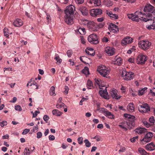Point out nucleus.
<instances>
[{
  "label": "nucleus",
  "mask_w": 155,
  "mask_h": 155,
  "mask_svg": "<svg viewBox=\"0 0 155 155\" xmlns=\"http://www.w3.org/2000/svg\"><path fill=\"white\" fill-rule=\"evenodd\" d=\"M15 109L17 110L21 111L22 110L21 107L20 105H17L15 107Z\"/></svg>",
  "instance_id": "obj_50"
},
{
  "label": "nucleus",
  "mask_w": 155,
  "mask_h": 155,
  "mask_svg": "<svg viewBox=\"0 0 155 155\" xmlns=\"http://www.w3.org/2000/svg\"><path fill=\"white\" fill-rule=\"evenodd\" d=\"M49 140H54L55 139V137L53 135H50L49 137Z\"/></svg>",
  "instance_id": "obj_58"
},
{
  "label": "nucleus",
  "mask_w": 155,
  "mask_h": 155,
  "mask_svg": "<svg viewBox=\"0 0 155 155\" xmlns=\"http://www.w3.org/2000/svg\"><path fill=\"white\" fill-rule=\"evenodd\" d=\"M14 25L16 27H19L23 25V21L20 19L17 18L14 21Z\"/></svg>",
  "instance_id": "obj_18"
},
{
  "label": "nucleus",
  "mask_w": 155,
  "mask_h": 155,
  "mask_svg": "<svg viewBox=\"0 0 155 155\" xmlns=\"http://www.w3.org/2000/svg\"><path fill=\"white\" fill-rule=\"evenodd\" d=\"M82 73L85 74H87L88 73V68L87 67H85L84 69L82 71Z\"/></svg>",
  "instance_id": "obj_38"
},
{
  "label": "nucleus",
  "mask_w": 155,
  "mask_h": 155,
  "mask_svg": "<svg viewBox=\"0 0 155 155\" xmlns=\"http://www.w3.org/2000/svg\"><path fill=\"white\" fill-rule=\"evenodd\" d=\"M64 105H65L63 103H57L56 105V107L58 108H61L64 107Z\"/></svg>",
  "instance_id": "obj_39"
},
{
  "label": "nucleus",
  "mask_w": 155,
  "mask_h": 155,
  "mask_svg": "<svg viewBox=\"0 0 155 155\" xmlns=\"http://www.w3.org/2000/svg\"><path fill=\"white\" fill-rule=\"evenodd\" d=\"M84 142L85 143V146L87 147H89L91 146V143L87 139L85 140L84 141Z\"/></svg>",
  "instance_id": "obj_40"
},
{
  "label": "nucleus",
  "mask_w": 155,
  "mask_h": 155,
  "mask_svg": "<svg viewBox=\"0 0 155 155\" xmlns=\"http://www.w3.org/2000/svg\"><path fill=\"white\" fill-rule=\"evenodd\" d=\"M120 89L121 90V93L122 94H127V90L126 87L122 86Z\"/></svg>",
  "instance_id": "obj_34"
},
{
  "label": "nucleus",
  "mask_w": 155,
  "mask_h": 155,
  "mask_svg": "<svg viewBox=\"0 0 155 155\" xmlns=\"http://www.w3.org/2000/svg\"><path fill=\"white\" fill-rule=\"evenodd\" d=\"M138 109L140 112L142 113L148 112L150 110V107L147 103L139 106Z\"/></svg>",
  "instance_id": "obj_8"
},
{
  "label": "nucleus",
  "mask_w": 155,
  "mask_h": 155,
  "mask_svg": "<svg viewBox=\"0 0 155 155\" xmlns=\"http://www.w3.org/2000/svg\"><path fill=\"white\" fill-rule=\"evenodd\" d=\"M147 60V56L143 54H140L137 57L136 63L139 64L143 65L145 63Z\"/></svg>",
  "instance_id": "obj_6"
},
{
  "label": "nucleus",
  "mask_w": 155,
  "mask_h": 155,
  "mask_svg": "<svg viewBox=\"0 0 155 155\" xmlns=\"http://www.w3.org/2000/svg\"><path fill=\"white\" fill-rule=\"evenodd\" d=\"M8 29L6 28H5L4 29V35L6 38H8L9 37V34L8 32Z\"/></svg>",
  "instance_id": "obj_37"
},
{
  "label": "nucleus",
  "mask_w": 155,
  "mask_h": 155,
  "mask_svg": "<svg viewBox=\"0 0 155 155\" xmlns=\"http://www.w3.org/2000/svg\"><path fill=\"white\" fill-rule=\"evenodd\" d=\"M47 17H46V19L48 21V22L49 23L51 21V17L48 14H47Z\"/></svg>",
  "instance_id": "obj_59"
},
{
  "label": "nucleus",
  "mask_w": 155,
  "mask_h": 155,
  "mask_svg": "<svg viewBox=\"0 0 155 155\" xmlns=\"http://www.w3.org/2000/svg\"><path fill=\"white\" fill-rule=\"evenodd\" d=\"M87 40L88 41L92 44H97L99 42L98 36L94 34L90 35L88 37Z\"/></svg>",
  "instance_id": "obj_7"
},
{
  "label": "nucleus",
  "mask_w": 155,
  "mask_h": 155,
  "mask_svg": "<svg viewBox=\"0 0 155 155\" xmlns=\"http://www.w3.org/2000/svg\"><path fill=\"white\" fill-rule=\"evenodd\" d=\"M87 4L90 7H92L94 5L93 0H88L87 1Z\"/></svg>",
  "instance_id": "obj_45"
},
{
  "label": "nucleus",
  "mask_w": 155,
  "mask_h": 155,
  "mask_svg": "<svg viewBox=\"0 0 155 155\" xmlns=\"http://www.w3.org/2000/svg\"><path fill=\"white\" fill-rule=\"evenodd\" d=\"M124 116L125 117L130 119L129 121L126 123V125L128 128L130 129H133V127L135 125L134 120L135 118V117L133 115L126 113L124 114Z\"/></svg>",
  "instance_id": "obj_2"
},
{
  "label": "nucleus",
  "mask_w": 155,
  "mask_h": 155,
  "mask_svg": "<svg viewBox=\"0 0 155 155\" xmlns=\"http://www.w3.org/2000/svg\"><path fill=\"white\" fill-rule=\"evenodd\" d=\"M57 61V64H59L62 61V59L60 58L57 59L56 60Z\"/></svg>",
  "instance_id": "obj_62"
},
{
  "label": "nucleus",
  "mask_w": 155,
  "mask_h": 155,
  "mask_svg": "<svg viewBox=\"0 0 155 155\" xmlns=\"http://www.w3.org/2000/svg\"><path fill=\"white\" fill-rule=\"evenodd\" d=\"M104 19V18L103 17L99 18L97 19V21L98 22H102Z\"/></svg>",
  "instance_id": "obj_60"
},
{
  "label": "nucleus",
  "mask_w": 155,
  "mask_h": 155,
  "mask_svg": "<svg viewBox=\"0 0 155 155\" xmlns=\"http://www.w3.org/2000/svg\"><path fill=\"white\" fill-rule=\"evenodd\" d=\"M93 139H96L97 141H102L101 137L99 135H96L92 138Z\"/></svg>",
  "instance_id": "obj_44"
},
{
  "label": "nucleus",
  "mask_w": 155,
  "mask_h": 155,
  "mask_svg": "<svg viewBox=\"0 0 155 155\" xmlns=\"http://www.w3.org/2000/svg\"><path fill=\"white\" fill-rule=\"evenodd\" d=\"M76 4H82L84 1V0H74Z\"/></svg>",
  "instance_id": "obj_47"
},
{
  "label": "nucleus",
  "mask_w": 155,
  "mask_h": 155,
  "mask_svg": "<svg viewBox=\"0 0 155 155\" xmlns=\"http://www.w3.org/2000/svg\"><path fill=\"white\" fill-rule=\"evenodd\" d=\"M153 23L152 25H147V28L149 30L151 29H155V21L153 20Z\"/></svg>",
  "instance_id": "obj_30"
},
{
  "label": "nucleus",
  "mask_w": 155,
  "mask_h": 155,
  "mask_svg": "<svg viewBox=\"0 0 155 155\" xmlns=\"http://www.w3.org/2000/svg\"><path fill=\"white\" fill-rule=\"evenodd\" d=\"M133 39L130 37L127 36L124 37L121 41V45L124 46L128 44L132 43L133 42Z\"/></svg>",
  "instance_id": "obj_13"
},
{
  "label": "nucleus",
  "mask_w": 155,
  "mask_h": 155,
  "mask_svg": "<svg viewBox=\"0 0 155 155\" xmlns=\"http://www.w3.org/2000/svg\"><path fill=\"white\" fill-rule=\"evenodd\" d=\"M153 90H150V93L153 94L155 96V87H153Z\"/></svg>",
  "instance_id": "obj_64"
},
{
  "label": "nucleus",
  "mask_w": 155,
  "mask_h": 155,
  "mask_svg": "<svg viewBox=\"0 0 155 155\" xmlns=\"http://www.w3.org/2000/svg\"><path fill=\"white\" fill-rule=\"evenodd\" d=\"M85 25H86L90 29H92L94 26V23L92 21H88L87 20L84 21Z\"/></svg>",
  "instance_id": "obj_19"
},
{
  "label": "nucleus",
  "mask_w": 155,
  "mask_h": 155,
  "mask_svg": "<svg viewBox=\"0 0 155 155\" xmlns=\"http://www.w3.org/2000/svg\"><path fill=\"white\" fill-rule=\"evenodd\" d=\"M102 41L104 42H106L108 41V39L107 38L104 37L102 39Z\"/></svg>",
  "instance_id": "obj_61"
},
{
  "label": "nucleus",
  "mask_w": 155,
  "mask_h": 155,
  "mask_svg": "<svg viewBox=\"0 0 155 155\" xmlns=\"http://www.w3.org/2000/svg\"><path fill=\"white\" fill-rule=\"evenodd\" d=\"M75 10L74 7L72 5H71L66 7L64 12L65 15H74V12Z\"/></svg>",
  "instance_id": "obj_10"
},
{
  "label": "nucleus",
  "mask_w": 155,
  "mask_h": 155,
  "mask_svg": "<svg viewBox=\"0 0 155 155\" xmlns=\"http://www.w3.org/2000/svg\"><path fill=\"white\" fill-rule=\"evenodd\" d=\"M105 115L109 118L112 119L114 118V115L112 114L111 112L108 111L105 112Z\"/></svg>",
  "instance_id": "obj_28"
},
{
  "label": "nucleus",
  "mask_w": 155,
  "mask_h": 155,
  "mask_svg": "<svg viewBox=\"0 0 155 155\" xmlns=\"http://www.w3.org/2000/svg\"><path fill=\"white\" fill-rule=\"evenodd\" d=\"M78 31L81 35H84L85 33V29L84 28H79L78 30Z\"/></svg>",
  "instance_id": "obj_35"
},
{
  "label": "nucleus",
  "mask_w": 155,
  "mask_h": 155,
  "mask_svg": "<svg viewBox=\"0 0 155 155\" xmlns=\"http://www.w3.org/2000/svg\"><path fill=\"white\" fill-rule=\"evenodd\" d=\"M104 51L109 56L113 55L115 53V49L110 47H106L105 48Z\"/></svg>",
  "instance_id": "obj_14"
},
{
  "label": "nucleus",
  "mask_w": 155,
  "mask_h": 155,
  "mask_svg": "<svg viewBox=\"0 0 155 155\" xmlns=\"http://www.w3.org/2000/svg\"><path fill=\"white\" fill-rule=\"evenodd\" d=\"M114 60H115L114 64L119 66L120 65L123 63V60L120 57H117V56H116L114 58Z\"/></svg>",
  "instance_id": "obj_22"
},
{
  "label": "nucleus",
  "mask_w": 155,
  "mask_h": 155,
  "mask_svg": "<svg viewBox=\"0 0 155 155\" xmlns=\"http://www.w3.org/2000/svg\"><path fill=\"white\" fill-rule=\"evenodd\" d=\"M127 109L130 112H133L134 111L135 105L133 103H130L128 104Z\"/></svg>",
  "instance_id": "obj_20"
},
{
  "label": "nucleus",
  "mask_w": 155,
  "mask_h": 155,
  "mask_svg": "<svg viewBox=\"0 0 155 155\" xmlns=\"http://www.w3.org/2000/svg\"><path fill=\"white\" fill-rule=\"evenodd\" d=\"M30 129H25L23 131L22 133V134L23 135L26 134L29 132L30 131Z\"/></svg>",
  "instance_id": "obj_53"
},
{
  "label": "nucleus",
  "mask_w": 155,
  "mask_h": 155,
  "mask_svg": "<svg viewBox=\"0 0 155 155\" xmlns=\"http://www.w3.org/2000/svg\"><path fill=\"white\" fill-rule=\"evenodd\" d=\"M149 121L151 124H154L155 122L154 118L153 117H151L149 118Z\"/></svg>",
  "instance_id": "obj_48"
},
{
  "label": "nucleus",
  "mask_w": 155,
  "mask_h": 155,
  "mask_svg": "<svg viewBox=\"0 0 155 155\" xmlns=\"http://www.w3.org/2000/svg\"><path fill=\"white\" fill-rule=\"evenodd\" d=\"M121 76L124 77V79L125 80H130L133 79L134 76V74L131 72H127L124 70L122 71L121 74Z\"/></svg>",
  "instance_id": "obj_5"
},
{
  "label": "nucleus",
  "mask_w": 155,
  "mask_h": 155,
  "mask_svg": "<svg viewBox=\"0 0 155 155\" xmlns=\"http://www.w3.org/2000/svg\"><path fill=\"white\" fill-rule=\"evenodd\" d=\"M94 5L95 6H98L101 5L100 0H93Z\"/></svg>",
  "instance_id": "obj_31"
},
{
  "label": "nucleus",
  "mask_w": 155,
  "mask_h": 155,
  "mask_svg": "<svg viewBox=\"0 0 155 155\" xmlns=\"http://www.w3.org/2000/svg\"><path fill=\"white\" fill-rule=\"evenodd\" d=\"M52 114L56 116H60L62 114V112L58 110L54 109L53 110Z\"/></svg>",
  "instance_id": "obj_26"
},
{
  "label": "nucleus",
  "mask_w": 155,
  "mask_h": 155,
  "mask_svg": "<svg viewBox=\"0 0 155 155\" xmlns=\"http://www.w3.org/2000/svg\"><path fill=\"white\" fill-rule=\"evenodd\" d=\"M94 83L96 85H97L99 87L100 89H102L100 87L101 83V80L98 78H95L94 79Z\"/></svg>",
  "instance_id": "obj_29"
},
{
  "label": "nucleus",
  "mask_w": 155,
  "mask_h": 155,
  "mask_svg": "<svg viewBox=\"0 0 155 155\" xmlns=\"http://www.w3.org/2000/svg\"><path fill=\"white\" fill-rule=\"evenodd\" d=\"M153 136V135L152 133L149 132L147 133L144 137L141 140V143L144 144L149 142L151 140Z\"/></svg>",
  "instance_id": "obj_9"
},
{
  "label": "nucleus",
  "mask_w": 155,
  "mask_h": 155,
  "mask_svg": "<svg viewBox=\"0 0 155 155\" xmlns=\"http://www.w3.org/2000/svg\"><path fill=\"white\" fill-rule=\"evenodd\" d=\"M108 28L110 32L114 33H117L119 32L118 26L113 23L110 24Z\"/></svg>",
  "instance_id": "obj_15"
},
{
  "label": "nucleus",
  "mask_w": 155,
  "mask_h": 155,
  "mask_svg": "<svg viewBox=\"0 0 155 155\" xmlns=\"http://www.w3.org/2000/svg\"><path fill=\"white\" fill-rule=\"evenodd\" d=\"M135 60L134 58H130L128 60V61L130 63H134Z\"/></svg>",
  "instance_id": "obj_56"
},
{
  "label": "nucleus",
  "mask_w": 155,
  "mask_h": 155,
  "mask_svg": "<svg viewBox=\"0 0 155 155\" xmlns=\"http://www.w3.org/2000/svg\"><path fill=\"white\" fill-rule=\"evenodd\" d=\"M35 113H33V117H36L37 115L38 114H39L40 113V112L39 111H38L37 110H36L35 112Z\"/></svg>",
  "instance_id": "obj_55"
},
{
  "label": "nucleus",
  "mask_w": 155,
  "mask_h": 155,
  "mask_svg": "<svg viewBox=\"0 0 155 155\" xmlns=\"http://www.w3.org/2000/svg\"><path fill=\"white\" fill-rule=\"evenodd\" d=\"M147 88L145 87L142 89L141 90H139L138 92V94L139 95H143L145 92V91L146 90H147Z\"/></svg>",
  "instance_id": "obj_36"
},
{
  "label": "nucleus",
  "mask_w": 155,
  "mask_h": 155,
  "mask_svg": "<svg viewBox=\"0 0 155 155\" xmlns=\"http://www.w3.org/2000/svg\"><path fill=\"white\" fill-rule=\"evenodd\" d=\"M24 153V155H29L31 153L29 150L26 148L25 149Z\"/></svg>",
  "instance_id": "obj_41"
},
{
  "label": "nucleus",
  "mask_w": 155,
  "mask_h": 155,
  "mask_svg": "<svg viewBox=\"0 0 155 155\" xmlns=\"http://www.w3.org/2000/svg\"><path fill=\"white\" fill-rule=\"evenodd\" d=\"M67 54L68 56L69 57H71L72 54V51L71 50H68L67 52Z\"/></svg>",
  "instance_id": "obj_52"
},
{
  "label": "nucleus",
  "mask_w": 155,
  "mask_h": 155,
  "mask_svg": "<svg viewBox=\"0 0 155 155\" xmlns=\"http://www.w3.org/2000/svg\"><path fill=\"white\" fill-rule=\"evenodd\" d=\"M146 148L147 150H152L155 149V145L151 142L147 144L146 146Z\"/></svg>",
  "instance_id": "obj_21"
},
{
  "label": "nucleus",
  "mask_w": 155,
  "mask_h": 155,
  "mask_svg": "<svg viewBox=\"0 0 155 155\" xmlns=\"http://www.w3.org/2000/svg\"><path fill=\"white\" fill-rule=\"evenodd\" d=\"M146 14L145 17H142L141 16L143 15L142 13L141 12L137 11L134 14H128L127 16L129 18L136 22H138L142 19L143 21L146 22L149 20H152L154 18L153 12Z\"/></svg>",
  "instance_id": "obj_1"
},
{
  "label": "nucleus",
  "mask_w": 155,
  "mask_h": 155,
  "mask_svg": "<svg viewBox=\"0 0 155 155\" xmlns=\"http://www.w3.org/2000/svg\"><path fill=\"white\" fill-rule=\"evenodd\" d=\"M146 129L144 128L139 127L136 128L135 130V131L138 134H141L145 132L146 131Z\"/></svg>",
  "instance_id": "obj_23"
},
{
  "label": "nucleus",
  "mask_w": 155,
  "mask_h": 155,
  "mask_svg": "<svg viewBox=\"0 0 155 155\" xmlns=\"http://www.w3.org/2000/svg\"><path fill=\"white\" fill-rule=\"evenodd\" d=\"M37 137L38 138H40L42 136V134L41 132H37Z\"/></svg>",
  "instance_id": "obj_54"
},
{
  "label": "nucleus",
  "mask_w": 155,
  "mask_h": 155,
  "mask_svg": "<svg viewBox=\"0 0 155 155\" xmlns=\"http://www.w3.org/2000/svg\"><path fill=\"white\" fill-rule=\"evenodd\" d=\"M111 96L113 98L118 99H120V96H118V94H117V93L114 91H113L112 92H111Z\"/></svg>",
  "instance_id": "obj_27"
},
{
  "label": "nucleus",
  "mask_w": 155,
  "mask_h": 155,
  "mask_svg": "<svg viewBox=\"0 0 155 155\" xmlns=\"http://www.w3.org/2000/svg\"><path fill=\"white\" fill-rule=\"evenodd\" d=\"M87 85L88 87H93V84L92 82L90 80H88L87 82Z\"/></svg>",
  "instance_id": "obj_42"
},
{
  "label": "nucleus",
  "mask_w": 155,
  "mask_h": 155,
  "mask_svg": "<svg viewBox=\"0 0 155 155\" xmlns=\"http://www.w3.org/2000/svg\"><path fill=\"white\" fill-rule=\"evenodd\" d=\"M118 16L117 15L115 14H113L111 15V17L113 18H114V19H117Z\"/></svg>",
  "instance_id": "obj_57"
},
{
  "label": "nucleus",
  "mask_w": 155,
  "mask_h": 155,
  "mask_svg": "<svg viewBox=\"0 0 155 155\" xmlns=\"http://www.w3.org/2000/svg\"><path fill=\"white\" fill-rule=\"evenodd\" d=\"M55 87L54 86L51 87L49 90V94L50 95L53 96L56 95V94L55 92Z\"/></svg>",
  "instance_id": "obj_25"
},
{
  "label": "nucleus",
  "mask_w": 155,
  "mask_h": 155,
  "mask_svg": "<svg viewBox=\"0 0 155 155\" xmlns=\"http://www.w3.org/2000/svg\"><path fill=\"white\" fill-rule=\"evenodd\" d=\"M9 136L8 134H6L2 137V138L3 139H8L9 138Z\"/></svg>",
  "instance_id": "obj_63"
},
{
  "label": "nucleus",
  "mask_w": 155,
  "mask_h": 155,
  "mask_svg": "<svg viewBox=\"0 0 155 155\" xmlns=\"http://www.w3.org/2000/svg\"><path fill=\"white\" fill-rule=\"evenodd\" d=\"M89 13L91 16L95 17L101 15L102 13V11L100 9H92L90 10Z\"/></svg>",
  "instance_id": "obj_11"
},
{
  "label": "nucleus",
  "mask_w": 155,
  "mask_h": 155,
  "mask_svg": "<svg viewBox=\"0 0 155 155\" xmlns=\"http://www.w3.org/2000/svg\"><path fill=\"white\" fill-rule=\"evenodd\" d=\"M43 119L45 121H46V122H48V121L49 120V116L47 115H45L43 117Z\"/></svg>",
  "instance_id": "obj_51"
},
{
  "label": "nucleus",
  "mask_w": 155,
  "mask_h": 155,
  "mask_svg": "<svg viewBox=\"0 0 155 155\" xmlns=\"http://www.w3.org/2000/svg\"><path fill=\"white\" fill-rule=\"evenodd\" d=\"M7 124V122L5 121H3L0 123V125L2 127L6 126Z\"/></svg>",
  "instance_id": "obj_49"
},
{
  "label": "nucleus",
  "mask_w": 155,
  "mask_h": 155,
  "mask_svg": "<svg viewBox=\"0 0 155 155\" xmlns=\"http://www.w3.org/2000/svg\"><path fill=\"white\" fill-rule=\"evenodd\" d=\"M143 124L147 128L149 127H151L152 126H153L154 125V124L153 123L150 124L146 121H144L143 122Z\"/></svg>",
  "instance_id": "obj_32"
},
{
  "label": "nucleus",
  "mask_w": 155,
  "mask_h": 155,
  "mask_svg": "<svg viewBox=\"0 0 155 155\" xmlns=\"http://www.w3.org/2000/svg\"><path fill=\"white\" fill-rule=\"evenodd\" d=\"M69 88L67 86H65L64 87V93L65 94H67L68 92Z\"/></svg>",
  "instance_id": "obj_43"
},
{
  "label": "nucleus",
  "mask_w": 155,
  "mask_h": 155,
  "mask_svg": "<svg viewBox=\"0 0 155 155\" xmlns=\"http://www.w3.org/2000/svg\"><path fill=\"white\" fill-rule=\"evenodd\" d=\"M151 45V42L147 40H141L138 43L139 47L144 51L148 49Z\"/></svg>",
  "instance_id": "obj_4"
},
{
  "label": "nucleus",
  "mask_w": 155,
  "mask_h": 155,
  "mask_svg": "<svg viewBox=\"0 0 155 155\" xmlns=\"http://www.w3.org/2000/svg\"><path fill=\"white\" fill-rule=\"evenodd\" d=\"M83 138L82 137H79L78 139V143L80 144H82L83 143Z\"/></svg>",
  "instance_id": "obj_46"
},
{
  "label": "nucleus",
  "mask_w": 155,
  "mask_h": 155,
  "mask_svg": "<svg viewBox=\"0 0 155 155\" xmlns=\"http://www.w3.org/2000/svg\"><path fill=\"white\" fill-rule=\"evenodd\" d=\"M79 9L83 15L86 16L88 15L89 12V11L85 6H81L79 7Z\"/></svg>",
  "instance_id": "obj_17"
},
{
  "label": "nucleus",
  "mask_w": 155,
  "mask_h": 155,
  "mask_svg": "<svg viewBox=\"0 0 155 155\" xmlns=\"http://www.w3.org/2000/svg\"><path fill=\"white\" fill-rule=\"evenodd\" d=\"M97 71L100 73L102 76L104 77H107L110 72V71L108 68L103 65H101L98 67Z\"/></svg>",
  "instance_id": "obj_3"
},
{
  "label": "nucleus",
  "mask_w": 155,
  "mask_h": 155,
  "mask_svg": "<svg viewBox=\"0 0 155 155\" xmlns=\"http://www.w3.org/2000/svg\"><path fill=\"white\" fill-rule=\"evenodd\" d=\"M103 89H102V90L99 91V94H100V96L103 98L105 99H108V93L107 91L106 88V87L104 90H103Z\"/></svg>",
  "instance_id": "obj_16"
},
{
  "label": "nucleus",
  "mask_w": 155,
  "mask_h": 155,
  "mask_svg": "<svg viewBox=\"0 0 155 155\" xmlns=\"http://www.w3.org/2000/svg\"><path fill=\"white\" fill-rule=\"evenodd\" d=\"M138 151L141 155H146L147 154V152L143 148H139Z\"/></svg>",
  "instance_id": "obj_33"
},
{
  "label": "nucleus",
  "mask_w": 155,
  "mask_h": 155,
  "mask_svg": "<svg viewBox=\"0 0 155 155\" xmlns=\"http://www.w3.org/2000/svg\"><path fill=\"white\" fill-rule=\"evenodd\" d=\"M65 22L68 24L71 25L74 23V15H65L64 18Z\"/></svg>",
  "instance_id": "obj_12"
},
{
  "label": "nucleus",
  "mask_w": 155,
  "mask_h": 155,
  "mask_svg": "<svg viewBox=\"0 0 155 155\" xmlns=\"http://www.w3.org/2000/svg\"><path fill=\"white\" fill-rule=\"evenodd\" d=\"M154 7L150 5L146 6L144 9V11L145 12H150L153 9Z\"/></svg>",
  "instance_id": "obj_24"
}]
</instances>
